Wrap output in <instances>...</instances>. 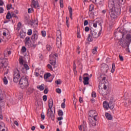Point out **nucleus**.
Returning a JSON list of instances; mask_svg holds the SVG:
<instances>
[{
  "label": "nucleus",
  "mask_w": 131,
  "mask_h": 131,
  "mask_svg": "<svg viewBox=\"0 0 131 131\" xmlns=\"http://www.w3.org/2000/svg\"><path fill=\"white\" fill-rule=\"evenodd\" d=\"M0 65L2 67L6 68L8 66V59L6 58H0Z\"/></svg>",
  "instance_id": "nucleus-7"
},
{
  "label": "nucleus",
  "mask_w": 131,
  "mask_h": 131,
  "mask_svg": "<svg viewBox=\"0 0 131 131\" xmlns=\"http://www.w3.org/2000/svg\"><path fill=\"white\" fill-rule=\"evenodd\" d=\"M94 9H95V7H94V6L93 5H91L90 6V9H89L90 12H92V11H93Z\"/></svg>",
  "instance_id": "nucleus-35"
},
{
  "label": "nucleus",
  "mask_w": 131,
  "mask_h": 131,
  "mask_svg": "<svg viewBox=\"0 0 131 131\" xmlns=\"http://www.w3.org/2000/svg\"><path fill=\"white\" fill-rule=\"evenodd\" d=\"M34 74H35V76H36V77L39 76V73L37 72H35Z\"/></svg>",
  "instance_id": "nucleus-54"
},
{
  "label": "nucleus",
  "mask_w": 131,
  "mask_h": 131,
  "mask_svg": "<svg viewBox=\"0 0 131 131\" xmlns=\"http://www.w3.org/2000/svg\"><path fill=\"white\" fill-rule=\"evenodd\" d=\"M21 52L22 53H25L26 52V47H23L21 48Z\"/></svg>",
  "instance_id": "nucleus-43"
},
{
  "label": "nucleus",
  "mask_w": 131,
  "mask_h": 131,
  "mask_svg": "<svg viewBox=\"0 0 131 131\" xmlns=\"http://www.w3.org/2000/svg\"><path fill=\"white\" fill-rule=\"evenodd\" d=\"M31 129H32V130H35V126H33L31 127Z\"/></svg>",
  "instance_id": "nucleus-64"
},
{
  "label": "nucleus",
  "mask_w": 131,
  "mask_h": 131,
  "mask_svg": "<svg viewBox=\"0 0 131 131\" xmlns=\"http://www.w3.org/2000/svg\"><path fill=\"white\" fill-rule=\"evenodd\" d=\"M77 38H81V35H80V30L77 29Z\"/></svg>",
  "instance_id": "nucleus-26"
},
{
  "label": "nucleus",
  "mask_w": 131,
  "mask_h": 131,
  "mask_svg": "<svg viewBox=\"0 0 131 131\" xmlns=\"http://www.w3.org/2000/svg\"><path fill=\"white\" fill-rule=\"evenodd\" d=\"M4 98L3 95V92L2 91V89H0V110L2 109V107L1 106V105H4V103L2 102V104H1V102L3 101V99Z\"/></svg>",
  "instance_id": "nucleus-18"
},
{
  "label": "nucleus",
  "mask_w": 131,
  "mask_h": 131,
  "mask_svg": "<svg viewBox=\"0 0 131 131\" xmlns=\"http://www.w3.org/2000/svg\"><path fill=\"white\" fill-rule=\"evenodd\" d=\"M38 38V32L36 30H34L33 32V34L31 37V39L32 40H34V41H35L36 40H37V39Z\"/></svg>",
  "instance_id": "nucleus-12"
},
{
  "label": "nucleus",
  "mask_w": 131,
  "mask_h": 131,
  "mask_svg": "<svg viewBox=\"0 0 131 131\" xmlns=\"http://www.w3.org/2000/svg\"><path fill=\"white\" fill-rule=\"evenodd\" d=\"M61 108H62L63 109H64V108H65V107H66V105L65 104V102H63V103L61 104Z\"/></svg>",
  "instance_id": "nucleus-49"
},
{
  "label": "nucleus",
  "mask_w": 131,
  "mask_h": 131,
  "mask_svg": "<svg viewBox=\"0 0 131 131\" xmlns=\"http://www.w3.org/2000/svg\"><path fill=\"white\" fill-rule=\"evenodd\" d=\"M48 116L49 117H51L52 120L54 121L55 120V114L54 112L52 111V108H50L48 110Z\"/></svg>",
  "instance_id": "nucleus-11"
},
{
  "label": "nucleus",
  "mask_w": 131,
  "mask_h": 131,
  "mask_svg": "<svg viewBox=\"0 0 131 131\" xmlns=\"http://www.w3.org/2000/svg\"><path fill=\"white\" fill-rule=\"evenodd\" d=\"M57 119H58V120L59 121H60V120H63V118H62V116H61V117H58V118H57Z\"/></svg>",
  "instance_id": "nucleus-60"
},
{
  "label": "nucleus",
  "mask_w": 131,
  "mask_h": 131,
  "mask_svg": "<svg viewBox=\"0 0 131 131\" xmlns=\"http://www.w3.org/2000/svg\"><path fill=\"white\" fill-rule=\"evenodd\" d=\"M11 54V51L9 50H5L4 51V56L5 57H8V56H10V55Z\"/></svg>",
  "instance_id": "nucleus-23"
},
{
  "label": "nucleus",
  "mask_w": 131,
  "mask_h": 131,
  "mask_svg": "<svg viewBox=\"0 0 131 131\" xmlns=\"http://www.w3.org/2000/svg\"><path fill=\"white\" fill-rule=\"evenodd\" d=\"M57 57H58V54L56 53H52L50 55V64H51L52 66L56 65V58H57Z\"/></svg>",
  "instance_id": "nucleus-6"
},
{
  "label": "nucleus",
  "mask_w": 131,
  "mask_h": 131,
  "mask_svg": "<svg viewBox=\"0 0 131 131\" xmlns=\"http://www.w3.org/2000/svg\"><path fill=\"white\" fill-rule=\"evenodd\" d=\"M89 120L90 125H92V126H96V121L98 120L97 118H89Z\"/></svg>",
  "instance_id": "nucleus-9"
},
{
  "label": "nucleus",
  "mask_w": 131,
  "mask_h": 131,
  "mask_svg": "<svg viewBox=\"0 0 131 131\" xmlns=\"http://www.w3.org/2000/svg\"><path fill=\"white\" fill-rule=\"evenodd\" d=\"M58 115L59 116H63V115H64V114L62 110H60L58 111Z\"/></svg>",
  "instance_id": "nucleus-33"
},
{
  "label": "nucleus",
  "mask_w": 131,
  "mask_h": 131,
  "mask_svg": "<svg viewBox=\"0 0 131 131\" xmlns=\"http://www.w3.org/2000/svg\"><path fill=\"white\" fill-rule=\"evenodd\" d=\"M42 99L44 102H46L47 100H48V96H47V95H43Z\"/></svg>",
  "instance_id": "nucleus-38"
},
{
  "label": "nucleus",
  "mask_w": 131,
  "mask_h": 131,
  "mask_svg": "<svg viewBox=\"0 0 131 131\" xmlns=\"http://www.w3.org/2000/svg\"><path fill=\"white\" fill-rule=\"evenodd\" d=\"M82 128L83 131H86V125L84 124V122L79 126V130H82Z\"/></svg>",
  "instance_id": "nucleus-16"
},
{
  "label": "nucleus",
  "mask_w": 131,
  "mask_h": 131,
  "mask_svg": "<svg viewBox=\"0 0 131 131\" xmlns=\"http://www.w3.org/2000/svg\"><path fill=\"white\" fill-rule=\"evenodd\" d=\"M31 11H33V8H29L28 10V13H29V14L31 13Z\"/></svg>",
  "instance_id": "nucleus-52"
},
{
  "label": "nucleus",
  "mask_w": 131,
  "mask_h": 131,
  "mask_svg": "<svg viewBox=\"0 0 131 131\" xmlns=\"http://www.w3.org/2000/svg\"><path fill=\"white\" fill-rule=\"evenodd\" d=\"M19 63L21 65V71L24 72V73H25V72H26L27 70H29L30 68L28 66V64L27 63H26L23 59L20 58L19 59Z\"/></svg>",
  "instance_id": "nucleus-4"
},
{
  "label": "nucleus",
  "mask_w": 131,
  "mask_h": 131,
  "mask_svg": "<svg viewBox=\"0 0 131 131\" xmlns=\"http://www.w3.org/2000/svg\"><path fill=\"white\" fill-rule=\"evenodd\" d=\"M124 35H125V34L124 33V32H123V37L122 38L119 39V43L120 46H121L124 49H125L126 48V52L128 53H130V51H129V45H128V43L130 42L131 41V32H130L129 34H127L126 36L127 41L123 37Z\"/></svg>",
  "instance_id": "nucleus-2"
},
{
  "label": "nucleus",
  "mask_w": 131,
  "mask_h": 131,
  "mask_svg": "<svg viewBox=\"0 0 131 131\" xmlns=\"http://www.w3.org/2000/svg\"><path fill=\"white\" fill-rule=\"evenodd\" d=\"M3 81L5 85H7L8 83H9V81L8 80V78H7V77L4 76L3 79Z\"/></svg>",
  "instance_id": "nucleus-22"
},
{
  "label": "nucleus",
  "mask_w": 131,
  "mask_h": 131,
  "mask_svg": "<svg viewBox=\"0 0 131 131\" xmlns=\"http://www.w3.org/2000/svg\"><path fill=\"white\" fill-rule=\"evenodd\" d=\"M89 118H97L98 113L96 111H90L89 113Z\"/></svg>",
  "instance_id": "nucleus-10"
},
{
  "label": "nucleus",
  "mask_w": 131,
  "mask_h": 131,
  "mask_svg": "<svg viewBox=\"0 0 131 131\" xmlns=\"http://www.w3.org/2000/svg\"><path fill=\"white\" fill-rule=\"evenodd\" d=\"M66 24H67V27L69 28V26H70V25H69V20H66Z\"/></svg>",
  "instance_id": "nucleus-57"
},
{
  "label": "nucleus",
  "mask_w": 131,
  "mask_h": 131,
  "mask_svg": "<svg viewBox=\"0 0 131 131\" xmlns=\"http://www.w3.org/2000/svg\"><path fill=\"white\" fill-rule=\"evenodd\" d=\"M119 57L120 61H123V57H122V56L119 55Z\"/></svg>",
  "instance_id": "nucleus-56"
},
{
  "label": "nucleus",
  "mask_w": 131,
  "mask_h": 131,
  "mask_svg": "<svg viewBox=\"0 0 131 131\" xmlns=\"http://www.w3.org/2000/svg\"><path fill=\"white\" fill-rule=\"evenodd\" d=\"M59 4H60V8H63L64 5L63 4V0H60Z\"/></svg>",
  "instance_id": "nucleus-41"
},
{
  "label": "nucleus",
  "mask_w": 131,
  "mask_h": 131,
  "mask_svg": "<svg viewBox=\"0 0 131 131\" xmlns=\"http://www.w3.org/2000/svg\"><path fill=\"white\" fill-rule=\"evenodd\" d=\"M32 6L33 8L35 9H37V8H39V4H38V1L35 0H32Z\"/></svg>",
  "instance_id": "nucleus-14"
},
{
  "label": "nucleus",
  "mask_w": 131,
  "mask_h": 131,
  "mask_svg": "<svg viewBox=\"0 0 131 131\" xmlns=\"http://www.w3.org/2000/svg\"><path fill=\"white\" fill-rule=\"evenodd\" d=\"M4 13V8L0 7V14Z\"/></svg>",
  "instance_id": "nucleus-50"
},
{
  "label": "nucleus",
  "mask_w": 131,
  "mask_h": 131,
  "mask_svg": "<svg viewBox=\"0 0 131 131\" xmlns=\"http://www.w3.org/2000/svg\"><path fill=\"white\" fill-rule=\"evenodd\" d=\"M25 40H26V42H28V41H29V40H30V37H26L25 38Z\"/></svg>",
  "instance_id": "nucleus-53"
},
{
  "label": "nucleus",
  "mask_w": 131,
  "mask_h": 131,
  "mask_svg": "<svg viewBox=\"0 0 131 131\" xmlns=\"http://www.w3.org/2000/svg\"><path fill=\"white\" fill-rule=\"evenodd\" d=\"M56 93H57L58 94H61V93H62V91L61 90V89L58 88L56 89Z\"/></svg>",
  "instance_id": "nucleus-44"
},
{
  "label": "nucleus",
  "mask_w": 131,
  "mask_h": 131,
  "mask_svg": "<svg viewBox=\"0 0 131 131\" xmlns=\"http://www.w3.org/2000/svg\"><path fill=\"white\" fill-rule=\"evenodd\" d=\"M98 49V47H94V48L92 50V53L93 55H95V54H97L98 53V51L97 50Z\"/></svg>",
  "instance_id": "nucleus-29"
},
{
  "label": "nucleus",
  "mask_w": 131,
  "mask_h": 131,
  "mask_svg": "<svg viewBox=\"0 0 131 131\" xmlns=\"http://www.w3.org/2000/svg\"><path fill=\"white\" fill-rule=\"evenodd\" d=\"M89 24V21L87 20L84 21V26H86Z\"/></svg>",
  "instance_id": "nucleus-51"
},
{
  "label": "nucleus",
  "mask_w": 131,
  "mask_h": 131,
  "mask_svg": "<svg viewBox=\"0 0 131 131\" xmlns=\"http://www.w3.org/2000/svg\"><path fill=\"white\" fill-rule=\"evenodd\" d=\"M37 89L40 91H43L45 90V84H41L40 85L37 86Z\"/></svg>",
  "instance_id": "nucleus-25"
},
{
  "label": "nucleus",
  "mask_w": 131,
  "mask_h": 131,
  "mask_svg": "<svg viewBox=\"0 0 131 131\" xmlns=\"http://www.w3.org/2000/svg\"><path fill=\"white\" fill-rule=\"evenodd\" d=\"M98 23H99L98 21H96L95 23H93V26L94 27V28H97V27L98 26Z\"/></svg>",
  "instance_id": "nucleus-39"
},
{
  "label": "nucleus",
  "mask_w": 131,
  "mask_h": 131,
  "mask_svg": "<svg viewBox=\"0 0 131 131\" xmlns=\"http://www.w3.org/2000/svg\"><path fill=\"white\" fill-rule=\"evenodd\" d=\"M41 33L42 36H43V37H46V36L47 35V33L46 32V31H42Z\"/></svg>",
  "instance_id": "nucleus-37"
},
{
  "label": "nucleus",
  "mask_w": 131,
  "mask_h": 131,
  "mask_svg": "<svg viewBox=\"0 0 131 131\" xmlns=\"http://www.w3.org/2000/svg\"><path fill=\"white\" fill-rule=\"evenodd\" d=\"M87 39L89 41H93V37L91 36V34H88V37Z\"/></svg>",
  "instance_id": "nucleus-34"
},
{
  "label": "nucleus",
  "mask_w": 131,
  "mask_h": 131,
  "mask_svg": "<svg viewBox=\"0 0 131 131\" xmlns=\"http://www.w3.org/2000/svg\"><path fill=\"white\" fill-rule=\"evenodd\" d=\"M48 68L50 69L51 71H53V67L50 64L47 65Z\"/></svg>",
  "instance_id": "nucleus-42"
},
{
  "label": "nucleus",
  "mask_w": 131,
  "mask_h": 131,
  "mask_svg": "<svg viewBox=\"0 0 131 131\" xmlns=\"http://www.w3.org/2000/svg\"><path fill=\"white\" fill-rule=\"evenodd\" d=\"M90 18H91V19H92V18H93L94 17V14L93 13H91L89 15Z\"/></svg>",
  "instance_id": "nucleus-59"
},
{
  "label": "nucleus",
  "mask_w": 131,
  "mask_h": 131,
  "mask_svg": "<svg viewBox=\"0 0 131 131\" xmlns=\"http://www.w3.org/2000/svg\"><path fill=\"white\" fill-rule=\"evenodd\" d=\"M68 9L69 10L70 18L72 20V13H73L72 8L69 6L68 7Z\"/></svg>",
  "instance_id": "nucleus-24"
},
{
  "label": "nucleus",
  "mask_w": 131,
  "mask_h": 131,
  "mask_svg": "<svg viewBox=\"0 0 131 131\" xmlns=\"http://www.w3.org/2000/svg\"><path fill=\"white\" fill-rule=\"evenodd\" d=\"M115 63H112V70L111 71V72H112V73H114V72L115 71Z\"/></svg>",
  "instance_id": "nucleus-27"
},
{
  "label": "nucleus",
  "mask_w": 131,
  "mask_h": 131,
  "mask_svg": "<svg viewBox=\"0 0 131 131\" xmlns=\"http://www.w3.org/2000/svg\"><path fill=\"white\" fill-rule=\"evenodd\" d=\"M118 0H108V8L111 10L110 16L112 19H116L120 13V6Z\"/></svg>",
  "instance_id": "nucleus-1"
},
{
  "label": "nucleus",
  "mask_w": 131,
  "mask_h": 131,
  "mask_svg": "<svg viewBox=\"0 0 131 131\" xmlns=\"http://www.w3.org/2000/svg\"><path fill=\"white\" fill-rule=\"evenodd\" d=\"M41 118L43 120L45 119V114H41Z\"/></svg>",
  "instance_id": "nucleus-62"
},
{
  "label": "nucleus",
  "mask_w": 131,
  "mask_h": 131,
  "mask_svg": "<svg viewBox=\"0 0 131 131\" xmlns=\"http://www.w3.org/2000/svg\"><path fill=\"white\" fill-rule=\"evenodd\" d=\"M97 97V94L95 91H93L92 93V98H96Z\"/></svg>",
  "instance_id": "nucleus-36"
},
{
  "label": "nucleus",
  "mask_w": 131,
  "mask_h": 131,
  "mask_svg": "<svg viewBox=\"0 0 131 131\" xmlns=\"http://www.w3.org/2000/svg\"><path fill=\"white\" fill-rule=\"evenodd\" d=\"M46 49H47V51L50 52V51L52 50V47L50 45H46Z\"/></svg>",
  "instance_id": "nucleus-30"
},
{
  "label": "nucleus",
  "mask_w": 131,
  "mask_h": 131,
  "mask_svg": "<svg viewBox=\"0 0 131 131\" xmlns=\"http://www.w3.org/2000/svg\"><path fill=\"white\" fill-rule=\"evenodd\" d=\"M105 115L107 119L108 120H112L113 117L112 116H111V114L109 113H105Z\"/></svg>",
  "instance_id": "nucleus-20"
},
{
  "label": "nucleus",
  "mask_w": 131,
  "mask_h": 131,
  "mask_svg": "<svg viewBox=\"0 0 131 131\" xmlns=\"http://www.w3.org/2000/svg\"><path fill=\"white\" fill-rule=\"evenodd\" d=\"M17 26V30H20V29H21V27H22V24L20 22H19L18 23Z\"/></svg>",
  "instance_id": "nucleus-31"
},
{
  "label": "nucleus",
  "mask_w": 131,
  "mask_h": 131,
  "mask_svg": "<svg viewBox=\"0 0 131 131\" xmlns=\"http://www.w3.org/2000/svg\"><path fill=\"white\" fill-rule=\"evenodd\" d=\"M27 34H28V35H31V34H32V30H31V29L28 30Z\"/></svg>",
  "instance_id": "nucleus-40"
},
{
  "label": "nucleus",
  "mask_w": 131,
  "mask_h": 131,
  "mask_svg": "<svg viewBox=\"0 0 131 131\" xmlns=\"http://www.w3.org/2000/svg\"><path fill=\"white\" fill-rule=\"evenodd\" d=\"M4 5V1L3 0H0V6H3Z\"/></svg>",
  "instance_id": "nucleus-61"
},
{
  "label": "nucleus",
  "mask_w": 131,
  "mask_h": 131,
  "mask_svg": "<svg viewBox=\"0 0 131 131\" xmlns=\"http://www.w3.org/2000/svg\"><path fill=\"white\" fill-rule=\"evenodd\" d=\"M54 103V101H53V99L50 98L49 100V107L50 109H52L53 107V104Z\"/></svg>",
  "instance_id": "nucleus-19"
},
{
  "label": "nucleus",
  "mask_w": 131,
  "mask_h": 131,
  "mask_svg": "<svg viewBox=\"0 0 131 131\" xmlns=\"http://www.w3.org/2000/svg\"><path fill=\"white\" fill-rule=\"evenodd\" d=\"M79 101L80 103H83V99L82 98V97H80L79 98Z\"/></svg>",
  "instance_id": "nucleus-48"
},
{
  "label": "nucleus",
  "mask_w": 131,
  "mask_h": 131,
  "mask_svg": "<svg viewBox=\"0 0 131 131\" xmlns=\"http://www.w3.org/2000/svg\"><path fill=\"white\" fill-rule=\"evenodd\" d=\"M7 10H11V9H12V5H7Z\"/></svg>",
  "instance_id": "nucleus-46"
},
{
  "label": "nucleus",
  "mask_w": 131,
  "mask_h": 131,
  "mask_svg": "<svg viewBox=\"0 0 131 131\" xmlns=\"http://www.w3.org/2000/svg\"><path fill=\"white\" fill-rule=\"evenodd\" d=\"M14 124L16 125V126H19V123L17 121H14Z\"/></svg>",
  "instance_id": "nucleus-55"
},
{
  "label": "nucleus",
  "mask_w": 131,
  "mask_h": 131,
  "mask_svg": "<svg viewBox=\"0 0 131 131\" xmlns=\"http://www.w3.org/2000/svg\"><path fill=\"white\" fill-rule=\"evenodd\" d=\"M83 79L84 80L83 82L84 85H86L90 83L89 82V81L90 80L89 77H83Z\"/></svg>",
  "instance_id": "nucleus-17"
},
{
  "label": "nucleus",
  "mask_w": 131,
  "mask_h": 131,
  "mask_svg": "<svg viewBox=\"0 0 131 131\" xmlns=\"http://www.w3.org/2000/svg\"><path fill=\"white\" fill-rule=\"evenodd\" d=\"M2 128H6V126H5V123L0 122V129H2Z\"/></svg>",
  "instance_id": "nucleus-28"
},
{
  "label": "nucleus",
  "mask_w": 131,
  "mask_h": 131,
  "mask_svg": "<svg viewBox=\"0 0 131 131\" xmlns=\"http://www.w3.org/2000/svg\"><path fill=\"white\" fill-rule=\"evenodd\" d=\"M48 93H49V90H48L47 89H45L44 93L48 94Z\"/></svg>",
  "instance_id": "nucleus-58"
},
{
  "label": "nucleus",
  "mask_w": 131,
  "mask_h": 131,
  "mask_svg": "<svg viewBox=\"0 0 131 131\" xmlns=\"http://www.w3.org/2000/svg\"><path fill=\"white\" fill-rule=\"evenodd\" d=\"M101 33H102V31L101 30H100L99 33H97V31L96 30H92L91 31V34L92 35L93 38H97L99 37V35H101Z\"/></svg>",
  "instance_id": "nucleus-8"
},
{
  "label": "nucleus",
  "mask_w": 131,
  "mask_h": 131,
  "mask_svg": "<svg viewBox=\"0 0 131 131\" xmlns=\"http://www.w3.org/2000/svg\"><path fill=\"white\" fill-rule=\"evenodd\" d=\"M61 80L60 79H58L57 81H55V83H56V84H61Z\"/></svg>",
  "instance_id": "nucleus-45"
},
{
  "label": "nucleus",
  "mask_w": 131,
  "mask_h": 131,
  "mask_svg": "<svg viewBox=\"0 0 131 131\" xmlns=\"http://www.w3.org/2000/svg\"><path fill=\"white\" fill-rule=\"evenodd\" d=\"M13 16L14 14L12 13V14H11V13H10V12H8L6 15V19H11V18H13Z\"/></svg>",
  "instance_id": "nucleus-21"
},
{
  "label": "nucleus",
  "mask_w": 131,
  "mask_h": 131,
  "mask_svg": "<svg viewBox=\"0 0 131 131\" xmlns=\"http://www.w3.org/2000/svg\"><path fill=\"white\" fill-rule=\"evenodd\" d=\"M1 131H6L7 130V127H5V128H2V129H0Z\"/></svg>",
  "instance_id": "nucleus-63"
},
{
  "label": "nucleus",
  "mask_w": 131,
  "mask_h": 131,
  "mask_svg": "<svg viewBox=\"0 0 131 131\" xmlns=\"http://www.w3.org/2000/svg\"><path fill=\"white\" fill-rule=\"evenodd\" d=\"M21 78V75H20V72L19 70L16 69L14 71L13 74V81L17 83L19 82V80H20V78Z\"/></svg>",
  "instance_id": "nucleus-5"
},
{
  "label": "nucleus",
  "mask_w": 131,
  "mask_h": 131,
  "mask_svg": "<svg viewBox=\"0 0 131 131\" xmlns=\"http://www.w3.org/2000/svg\"><path fill=\"white\" fill-rule=\"evenodd\" d=\"M50 76L51 73H48L44 75V79L46 80V81H47V82H52V81H53V79L50 80H48V78H49V77H50Z\"/></svg>",
  "instance_id": "nucleus-15"
},
{
  "label": "nucleus",
  "mask_w": 131,
  "mask_h": 131,
  "mask_svg": "<svg viewBox=\"0 0 131 131\" xmlns=\"http://www.w3.org/2000/svg\"><path fill=\"white\" fill-rule=\"evenodd\" d=\"M103 107L105 109H107V110H108V109L110 108V109H113V108H114V106L113 105L112 106H110L109 105V103H108V102L107 101H104L103 102Z\"/></svg>",
  "instance_id": "nucleus-13"
},
{
  "label": "nucleus",
  "mask_w": 131,
  "mask_h": 131,
  "mask_svg": "<svg viewBox=\"0 0 131 131\" xmlns=\"http://www.w3.org/2000/svg\"><path fill=\"white\" fill-rule=\"evenodd\" d=\"M19 85L22 90H26L29 86L28 77L26 76L21 77L19 81Z\"/></svg>",
  "instance_id": "nucleus-3"
},
{
  "label": "nucleus",
  "mask_w": 131,
  "mask_h": 131,
  "mask_svg": "<svg viewBox=\"0 0 131 131\" xmlns=\"http://www.w3.org/2000/svg\"><path fill=\"white\" fill-rule=\"evenodd\" d=\"M84 31H85L86 32H89V31H90V28H89V27H85V28H84Z\"/></svg>",
  "instance_id": "nucleus-47"
},
{
  "label": "nucleus",
  "mask_w": 131,
  "mask_h": 131,
  "mask_svg": "<svg viewBox=\"0 0 131 131\" xmlns=\"http://www.w3.org/2000/svg\"><path fill=\"white\" fill-rule=\"evenodd\" d=\"M56 41H57V43H58V42H60V43H62V42L61 41V36L60 37L58 36L57 37Z\"/></svg>",
  "instance_id": "nucleus-32"
}]
</instances>
